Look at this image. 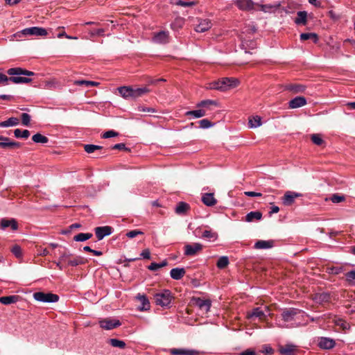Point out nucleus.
Here are the masks:
<instances>
[{
    "label": "nucleus",
    "instance_id": "nucleus-48",
    "mask_svg": "<svg viewBox=\"0 0 355 355\" xmlns=\"http://www.w3.org/2000/svg\"><path fill=\"white\" fill-rule=\"evenodd\" d=\"M69 257L70 254H67L65 252L61 254L59 261L56 262V266L58 267L60 270L63 269V265L62 264V263L67 262V259H68Z\"/></svg>",
    "mask_w": 355,
    "mask_h": 355
},
{
    "label": "nucleus",
    "instance_id": "nucleus-11",
    "mask_svg": "<svg viewBox=\"0 0 355 355\" xmlns=\"http://www.w3.org/2000/svg\"><path fill=\"white\" fill-rule=\"evenodd\" d=\"M21 147V144L12 141L10 138L3 137L0 141V148L3 149H15Z\"/></svg>",
    "mask_w": 355,
    "mask_h": 355
},
{
    "label": "nucleus",
    "instance_id": "nucleus-55",
    "mask_svg": "<svg viewBox=\"0 0 355 355\" xmlns=\"http://www.w3.org/2000/svg\"><path fill=\"white\" fill-rule=\"evenodd\" d=\"M21 118L22 124L24 125L28 126L31 121V116L27 113H22Z\"/></svg>",
    "mask_w": 355,
    "mask_h": 355
},
{
    "label": "nucleus",
    "instance_id": "nucleus-49",
    "mask_svg": "<svg viewBox=\"0 0 355 355\" xmlns=\"http://www.w3.org/2000/svg\"><path fill=\"white\" fill-rule=\"evenodd\" d=\"M202 237L210 240H215L217 238V234L216 232H212L211 230H206L202 232Z\"/></svg>",
    "mask_w": 355,
    "mask_h": 355
},
{
    "label": "nucleus",
    "instance_id": "nucleus-63",
    "mask_svg": "<svg viewBox=\"0 0 355 355\" xmlns=\"http://www.w3.org/2000/svg\"><path fill=\"white\" fill-rule=\"evenodd\" d=\"M137 111L138 112H155V109H153L152 107H146L144 106H139L137 107Z\"/></svg>",
    "mask_w": 355,
    "mask_h": 355
},
{
    "label": "nucleus",
    "instance_id": "nucleus-32",
    "mask_svg": "<svg viewBox=\"0 0 355 355\" xmlns=\"http://www.w3.org/2000/svg\"><path fill=\"white\" fill-rule=\"evenodd\" d=\"M19 299V296L18 295H9V296H3L0 297V303L9 305L11 304L16 303Z\"/></svg>",
    "mask_w": 355,
    "mask_h": 355
},
{
    "label": "nucleus",
    "instance_id": "nucleus-28",
    "mask_svg": "<svg viewBox=\"0 0 355 355\" xmlns=\"http://www.w3.org/2000/svg\"><path fill=\"white\" fill-rule=\"evenodd\" d=\"M294 21L297 25H306L307 24V12L306 11H298Z\"/></svg>",
    "mask_w": 355,
    "mask_h": 355
},
{
    "label": "nucleus",
    "instance_id": "nucleus-25",
    "mask_svg": "<svg viewBox=\"0 0 355 355\" xmlns=\"http://www.w3.org/2000/svg\"><path fill=\"white\" fill-rule=\"evenodd\" d=\"M136 297L141 303V305L139 306L140 311H147L150 309V302L144 295L138 294Z\"/></svg>",
    "mask_w": 355,
    "mask_h": 355
},
{
    "label": "nucleus",
    "instance_id": "nucleus-7",
    "mask_svg": "<svg viewBox=\"0 0 355 355\" xmlns=\"http://www.w3.org/2000/svg\"><path fill=\"white\" fill-rule=\"evenodd\" d=\"M168 352L171 355H202L201 352L196 349H184V348H172L168 349Z\"/></svg>",
    "mask_w": 355,
    "mask_h": 355
},
{
    "label": "nucleus",
    "instance_id": "nucleus-34",
    "mask_svg": "<svg viewBox=\"0 0 355 355\" xmlns=\"http://www.w3.org/2000/svg\"><path fill=\"white\" fill-rule=\"evenodd\" d=\"M262 218V214L260 211H250L245 216V221L252 222L254 220H259Z\"/></svg>",
    "mask_w": 355,
    "mask_h": 355
},
{
    "label": "nucleus",
    "instance_id": "nucleus-20",
    "mask_svg": "<svg viewBox=\"0 0 355 355\" xmlns=\"http://www.w3.org/2000/svg\"><path fill=\"white\" fill-rule=\"evenodd\" d=\"M269 309L268 306H265L263 309L261 307H257L252 309V312L248 313L249 318H259V319H263L266 317V313H268Z\"/></svg>",
    "mask_w": 355,
    "mask_h": 355
},
{
    "label": "nucleus",
    "instance_id": "nucleus-44",
    "mask_svg": "<svg viewBox=\"0 0 355 355\" xmlns=\"http://www.w3.org/2000/svg\"><path fill=\"white\" fill-rule=\"evenodd\" d=\"M261 125V117L259 116H253L249 119V126L250 128H257Z\"/></svg>",
    "mask_w": 355,
    "mask_h": 355
},
{
    "label": "nucleus",
    "instance_id": "nucleus-39",
    "mask_svg": "<svg viewBox=\"0 0 355 355\" xmlns=\"http://www.w3.org/2000/svg\"><path fill=\"white\" fill-rule=\"evenodd\" d=\"M92 236L93 235L91 233H79L74 236L73 240L78 242L85 241L91 239Z\"/></svg>",
    "mask_w": 355,
    "mask_h": 355
},
{
    "label": "nucleus",
    "instance_id": "nucleus-22",
    "mask_svg": "<svg viewBox=\"0 0 355 355\" xmlns=\"http://www.w3.org/2000/svg\"><path fill=\"white\" fill-rule=\"evenodd\" d=\"M87 259L80 256H76L72 257V255L70 254V257L67 259V263L68 266H77L78 265H83L86 263Z\"/></svg>",
    "mask_w": 355,
    "mask_h": 355
},
{
    "label": "nucleus",
    "instance_id": "nucleus-3",
    "mask_svg": "<svg viewBox=\"0 0 355 355\" xmlns=\"http://www.w3.org/2000/svg\"><path fill=\"white\" fill-rule=\"evenodd\" d=\"M239 84V80L235 78H223L221 80L210 83L209 89L225 91L237 87Z\"/></svg>",
    "mask_w": 355,
    "mask_h": 355
},
{
    "label": "nucleus",
    "instance_id": "nucleus-17",
    "mask_svg": "<svg viewBox=\"0 0 355 355\" xmlns=\"http://www.w3.org/2000/svg\"><path fill=\"white\" fill-rule=\"evenodd\" d=\"M193 300L195 305L199 307V309L202 311H204L206 313L209 311L211 305V301L209 300H203L200 297H197L194 298Z\"/></svg>",
    "mask_w": 355,
    "mask_h": 355
},
{
    "label": "nucleus",
    "instance_id": "nucleus-57",
    "mask_svg": "<svg viewBox=\"0 0 355 355\" xmlns=\"http://www.w3.org/2000/svg\"><path fill=\"white\" fill-rule=\"evenodd\" d=\"M175 4L177 6H182V7H190V6H194L196 4V3L194 1H184L182 0H178L175 2Z\"/></svg>",
    "mask_w": 355,
    "mask_h": 355
},
{
    "label": "nucleus",
    "instance_id": "nucleus-42",
    "mask_svg": "<svg viewBox=\"0 0 355 355\" xmlns=\"http://www.w3.org/2000/svg\"><path fill=\"white\" fill-rule=\"evenodd\" d=\"M32 140L35 143L46 144L49 139L46 136L37 133L32 137Z\"/></svg>",
    "mask_w": 355,
    "mask_h": 355
},
{
    "label": "nucleus",
    "instance_id": "nucleus-59",
    "mask_svg": "<svg viewBox=\"0 0 355 355\" xmlns=\"http://www.w3.org/2000/svg\"><path fill=\"white\" fill-rule=\"evenodd\" d=\"M119 135V133L114 130H109L103 133L102 137L104 139H107L110 137H116Z\"/></svg>",
    "mask_w": 355,
    "mask_h": 355
},
{
    "label": "nucleus",
    "instance_id": "nucleus-35",
    "mask_svg": "<svg viewBox=\"0 0 355 355\" xmlns=\"http://www.w3.org/2000/svg\"><path fill=\"white\" fill-rule=\"evenodd\" d=\"M187 116H193V118H200L206 115V110L199 108L196 110L188 111L185 113Z\"/></svg>",
    "mask_w": 355,
    "mask_h": 355
},
{
    "label": "nucleus",
    "instance_id": "nucleus-26",
    "mask_svg": "<svg viewBox=\"0 0 355 355\" xmlns=\"http://www.w3.org/2000/svg\"><path fill=\"white\" fill-rule=\"evenodd\" d=\"M186 270L183 268H175L170 272V275L172 279L175 280L181 279L185 275Z\"/></svg>",
    "mask_w": 355,
    "mask_h": 355
},
{
    "label": "nucleus",
    "instance_id": "nucleus-40",
    "mask_svg": "<svg viewBox=\"0 0 355 355\" xmlns=\"http://www.w3.org/2000/svg\"><path fill=\"white\" fill-rule=\"evenodd\" d=\"M108 343L114 347H119L120 349H123L125 347V343L123 340H118L116 338H110Z\"/></svg>",
    "mask_w": 355,
    "mask_h": 355
},
{
    "label": "nucleus",
    "instance_id": "nucleus-38",
    "mask_svg": "<svg viewBox=\"0 0 355 355\" xmlns=\"http://www.w3.org/2000/svg\"><path fill=\"white\" fill-rule=\"evenodd\" d=\"M19 119L15 117H10L8 120L0 123V127L15 126L19 124Z\"/></svg>",
    "mask_w": 355,
    "mask_h": 355
},
{
    "label": "nucleus",
    "instance_id": "nucleus-62",
    "mask_svg": "<svg viewBox=\"0 0 355 355\" xmlns=\"http://www.w3.org/2000/svg\"><path fill=\"white\" fill-rule=\"evenodd\" d=\"M37 252V255L40 256H46L49 254V252L46 248H42V247H39Z\"/></svg>",
    "mask_w": 355,
    "mask_h": 355
},
{
    "label": "nucleus",
    "instance_id": "nucleus-41",
    "mask_svg": "<svg viewBox=\"0 0 355 355\" xmlns=\"http://www.w3.org/2000/svg\"><path fill=\"white\" fill-rule=\"evenodd\" d=\"M14 135L17 138L27 139L30 136V132L28 130H21L20 129H15L14 130Z\"/></svg>",
    "mask_w": 355,
    "mask_h": 355
},
{
    "label": "nucleus",
    "instance_id": "nucleus-56",
    "mask_svg": "<svg viewBox=\"0 0 355 355\" xmlns=\"http://www.w3.org/2000/svg\"><path fill=\"white\" fill-rule=\"evenodd\" d=\"M184 24L183 19L181 18L176 19L173 23L171 24L172 29H178L182 26Z\"/></svg>",
    "mask_w": 355,
    "mask_h": 355
},
{
    "label": "nucleus",
    "instance_id": "nucleus-2",
    "mask_svg": "<svg viewBox=\"0 0 355 355\" xmlns=\"http://www.w3.org/2000/svg\"><path fill=\"white\" fill-rule=\"evenodd\" d=\"M120 95L125 99H135L139 98L149 92L146 87H132L123 86L118 88Z\"/></svg>",
    "mask_w": 355,
    "mask_h": 355
},
{
    "label": "nucleus",
    "instance_id": "nucleus-43",
    "mask_svg": "<svg viewBox=\"0 0 355 355\" xmlns=\"http://www.w3.org/2000/svg\"><path fill=\"white\" fill-rule=\"evenodd\" d=\"M75 85H80V86H85L86 87H90L93 86H96L99 83L94 81H89V80H76L75 81Z\"/></svg>",
    "mask_w": 355,
    "mask_h": 355
},
{
    "label": "nucleus",
    "instance_id": "nucleus-60",
    "mask_svg": "<svg viewBox=\"0 0 355 355\" xmlns=\"http://www.w3.org/2000/svg\"><path fill=\"white\" fill-rule=\"evenodd\" d=\"M331 201L334 203H339L343 202L345 200V198L343 196H339L338 194H334L331 198Z\"/></svg>",
    "mask_w": 355,
    "mask_h": 355
},
{
    "label": "nucleus",
    "instance_id": "nucleus-30",
    "mask_svg": "<svg viewBox=\"0 0 355 355\" xmlns=\"http://www.w3.org/2000/svg\"><path fill=\"white\" fill-rule=\"evenodd\" d=\"M330 295L327 293H315L313 295V300L319 304H322L329 302Z\"/></svg>",
    "mask_w": 355,
    "mask_h": 355
},
{
    "label": "nucleus",
    "instance_id": "nucleus-46",
    "mask_svg": "<svg viewBox=\"0 0 355 355\" xmlns=\"http://www.w3.org/2000/svg\"><path fill=\"white\" fill-rule=\"evenodd\" d=\"M102 148L103 147L101 146L93 145V144H86L84 146V149H85V152H87V153H92L96 150H101V149H102Z\"/></svg>",
    "mask_w": 355,
    "mask_h": 355
},
{
    "label": "nucleus",
    "instance_id": "nucleus-64",
    "mask_svg": "<svg viewBox=\"0 0 355 355\" xmlns=\"http://www.w3.org/2000/svg\"><path fill=\"white\" fill-rule=\"evenodd\" d=\"M141 256L144 258V259H149L150 258V250L148 249H145L141 253Z\"/></svg>",
    "mask_w": 355,
    "mask_h": 355
},
{
    "label": "nucleus",
    "instance_id": "nucleus-13",
    "mask_svg": "<svg viewBox=\"0 0 355 355\" xmlns=\"http://www.w3.org/2000/svg\"><path fill=\"white\" fill-rule=\"evenodd\" d=\"M169 33L168 31H159L155 33L153 37V41L157 44H167L169 42Z\"/></svg>",
    "mask_w": 355,
    "mask_h": 355
},
{
    "label": "nucleus",
    "instance_id": "nucleus-8",
    "mask_svg": "<svg viewBox=\"0 0 355 355\" xmlns=\"http://www.w3.org/2000/svg\"><path fill=\"white\" fill-rule=\"evenodd\" d=\"M21 33L24 35L45 36L47 35V31L44 28L33 26L22 30Z\"/></svg>",
    "mask_w": 355,
    "mask_h": 355
},
{
    "label": "nucleus",
    "instance_id": "nucleus-12",
    "mask_svg": "<svg viewBox=\"0 0 355 355\" xmlns=\"http://www.w3.org/2000/svg\"><path fill=\"white\" fill-rule=\"evenodd\" d=\"M318 345L322 349H331L335 347L336 342L330 338L320 337L318 338Z\"/></svg>",
    "mask_w": 355,
    "mask_h": 355
},
{
    "label": "nucleus",
    "instance_id": "nucleus-47",
    "mask_svg": "<svg viewBox=\"0 0 355 355\" xmlns=\"http://www.w3.org/2000/svg\"><path fill=\"white\" fill-rule=\"evenodd\" d=\"M166 265H167V261L165 260V261H163L162 262H161L159 263H151L150 265L148 266V268L150 270L155 271V270H158L160 268L166 266Z\"/></svg>",
    "mask_w": 355,
    "mask_h": 355
},
{
    "label": "nucleus",
    "instance_id": "nucleus-50",
    "mask_svg": "<svg viewBox=\"0 0 355 355\" xmlns=\"http://www.w3.org/2000/svg\"><path fill=\"white\" fill-rule=\"evenodd\" d=\"M345 277L350 284H355V270L346 272Z\"/></svg>",
    "mask_w": 355,
    "mask_h": 355
},
{
    "label": "nucleus",
    "instance_id": "nucleus-5",
    "mask_svg": "<svg viewBox=\"0 0 355 355\" xmlns=\"http://www.w3.org/2000/svg\"><path fill=\"white\" fill-rule=\"evenodd\" d=\"M155 301L157 305L161 306H168L173 299V296L169 290H164L154 295Z\"/></svg>",
    "mask_w": 355,
    "mask_h": 355
},
{
    "label": "nucleus",
    "instance_id": "nucleus-4",
    "mask_svg": "<svg viewBox=\"0 0 355 355\" xmlns=\"http://www.w3.org/2000/svg\"><path fill=\"white\" fill-rule=\"evenodd\" d=\"M282 320L286 322H295V326L303 324L300 321H298L301 317H304V313L297 309L289 308L283 310L282 314Z\"/></svg>",
    "mask_w": 355,
    "mask_h": 355
},
{
    "label": "nucleus",
    "instance_id": "nucleus-24",
    "mask_svg": "<svg viewBox=\"0 0 355 355\" xmlns=\"http://www.w3.org/2000/svg\"><path fill=\"white\" fill-rule=\"evenodd\" d=\"M212 106H218V103L214 100H204L201 101L196 105V107L204 109L206 110H211Z\"/></svg>",
    "mask_w": 355,
    "mask_h": 355
},
{
    "label": "nucleus",
    "instance_id": "nucleus-54",
    "mask_svg": "<svg viewBox=\"0 0 355 355\" xmlns=\"http://www.w3.org/2000/svg\"><path fill=\"white\" fill-rule=\"evenodd\" d=\"M11 252L17 258H20L22 256L21 248L18 245H14L11 249Z\"/></svg>",
    "mask_w": 355,
    "mask_h": 355
},
{
    "label": "nucleus",
    "instance_id": "nucleus-29",
    "mask_svg": "<svg viewBox=\"0 0 355 355\" xmlns=\"http://www.w3.org/2000/svg\"><path fill=\"white\" fill-rule=\"evenodd\" d=\"M285 89L297 94L304 92L306 87L300 84H289L285 86Z\"/></svg>",
    "mask_w": 355,
    "mask_h": 355
},
{
    "label": "nucleus",
    "instance_id": "nucleus-52",
    "mask_svg": "<svg viewBox=\"0 0 355 355\" xmlns=\"http://www.w3.org/2000/svg\"><path fill=\"white\" fill-rule=\"evenodd\" d=\"M199 124L200 128L202 129L209 128L214 125V123H212L210 121H209L207 119L200 120L199 121Z\"/></svg>",
    "mask_w": 355,
    "mask_h": 355
},
{
    "label": "nucleus",
    "instance_id": "nucleus-16",
    "mask_svg": "<svg viewBox=\"0 0 355 355\" xmlns=\"http://www.w3.org/2000/svg\"><path fill=\"white\" fill-rule=\"evenodd\" d=\"M0 227L2 230L10 227L12 230L15 231L18 229V223L15 218H2L0 220Z\"/></svg>",
    "mask_w": 355,
    "mask_h": 355
},
{
    "label": "nucleus",
    "instance_id": "nucleus-51",
    "mask_svg": "<svg viewBox=\"0 0 355 355\" xmlns=\"http://www.w3.org/2000/svg\"><path fill=\"white\" fill-rule=\"evenodd\" d=\"M311 141L313 144L318 146H321L324 143L322 137L318 134H313L311 135Z\"/></svg>",
    "mask_w": 355,
    "mask_h": 355
},
{
    "label": "nucleus",
    "instance_id": "nucleus-36",
    "mask_svg": "<svg viewBox=\"0 0 355 355\" xmlns=\"http://www.w3.org/2000/svg\"><path fill=\"white\" fill-rule=\"evenodd\" d=\"M257 6L259 7V9L264 12H275V10H276L279 6V4L278 5H272V4H266V5H263V4H257Z\"/></svg>",
    "mask_w": 355,
    "mask_h": 355
},
{
    "label": "nucleus",
    "instance_id": "nucleus-53",
    "mask_svg": "<svg viewBox=\"0 0 355 355\" xmlns=\"http://www.w3.org/2000/svg\"><path fill=\"white\" fill-rule=\"evenodd\" d=\"M143 234H144V232L142 231L139 230H134L128 232L125 235L127 237H128L130 239H132V238L136 237L138 235H143Z\"/></svg>",
    "mask_w": 355,
    "mask_h": 355
},
{
    "label": "nucleus",
    "instance_id": "nucleus-21",
    "mask_svg": "<svg viewBox=\"0 0 355 355\" xmlns=\"http://www.w3.org/2000/svg\"><path fill=\"white\" fill-rule=\"evenodd\" d=\"M95 234L98 240L112 234V227L109 226L98 227L95 228Z\"/></svg>",
    "mask_w": 355,
    "mask_h": 355
},
{
    "label": "nucleus",
    "instance_id": "nucleus-31",
    "mask_svg": "<svg viewBox=\"0 0 355 355\" xmlns=\"http://www.w3.org/2000/svg\"><path fill=\"white\" fill-rule=\"evenodd\" d=\"M296 346L292 344H287L280 347L279 351L283 355H293L295 351Z\"/></svg>",
    "mask_w": 355,
    "mask_h": 355
},
{
    "label": "nucleus",
    "instance_id": "nucleus-15",
    "mask_svg": "<svg viewBox=\"0 0 355 355\" xmlns=\"http://www.w3.org/2000/svg\"><path fill=\"white\" fill-rule=\"evenodd\" d=\"M302 195L300 193L293 192V191H286L282 198V202L286 206H290L291 205L294 201L295 199L300 197Z\"/></svg>",
    "mask_w": 355,
    "mask_h": 355
},
{
    "label": "nucleus",
    "instance_id": "nucleus-37",
    "mask_svg": "<svg viewBox=\"0 0 355 355\" xmlns=\"http://www.w3.org/2000/svg\"><path fill=\"white\" fill-rule=\"evenodd\" d=\"M300 37V40L302 41H305L307 40H312L314 43H317L318 41V37L317 34L313 33H302Z\"/></svg>",
    "mask_w": 355,
    "mask_h": 355
},
{
    "label": "nucleus",
    "instance_id": "nucleus-45",
    "mask_svg": "<svg viewBox=\"0 0 355 355\" xmlns=\"http://www.w3.org/2000/svg\"><path fill=\"white\" fill-rule=\"evenodd\" d=\"M229 264V259L227 257H221L217 261L216 266L220 269H223Z\"/></svg>",
    "mask_w": 355,
    "mask_h": 355
},
{
    "label": "nucleus",
    "instance_id": "nucleus-58",
    "mask_svg": "<svg viewBox=\"0 0 355 355\" xmlns=\"http://www.w3.org/2000/svg\"><path fill=\"white\" fill-rule=\"evenodd\" d=\"M336 324L337 326L340 327L343 330L349 329V324L347 322H345L341 319H338V320H336Z\"/></svg>",
    "mask_w": 355,
    "mask_h": 355
},
{
    "label": "nucleus",
    "instance_id": "nucleus-61",
    "mask_svg": "<svg viewBox=\"0 0 355 355\" xmlns=\"http://www.w3.org/2000/svg\"><path fill=\"white\" fill-rule=\"evenodd\" d=\"M105 33V30L103 28H98L90 31V34L92 36L95 35H103Z\"/></svg>",
    "mask_w": 355,
    "mask_h": 355
},
{
    "label": "nucleus",
    "instance_id": "nucleus-27",
    "mask_svg": "<svg viewBox=\"0 0 355 355\" xmlns=\"http://www.w3.org/2000/svg\"><path fill=\"white\" fill-rule=\"evenodd\" d=\"M190 209V206L188 203L184 202H179L175 209V211L178 215L186 214Z\"/></svg>",
    "mask_w": 355,
    "mask_h": 355
},
{
    "label": "nucleus",
    "instance_id": "nucleus-9",
    "mask_svg": "<svg viewBox=\"0 0 355 355\" xmlns=\"http://www.w3.org/2000/svg\"><path fill=\"white\" fill-rule=\"evenodd\" d=\"M100 327L106 330H111L119 327L121 324L119 320L105 318L99 321Z\"/></svg>",
    "mask_w": 355,
    "mask_h": 355
},
{
    "label": "nucleus",
    "instance_id": "nucleus-18",
    "mask_svg": "<svg viewBox=\"0 0 355 355\" xmlns=\"http://www.w3.org/2000/svg\"><path fill=\"white\" fill-rule=\"evenodd\" d=\"M235 4L240 10L244 11L253 10L255 5L252 0H236Z\"/></svg>",
    "mask_w": 355,
    "mask_h": 355
},
{
    "label": "nucleus",
    "instance_id": "nucleus-33",
    "mask_svg": "<svg viewBox=\"0 0 355 355\" xmlns=\"http://www.w3.org/2000/svg\"><path fill=\"white\" fill-rule=\"evenodd\" d=\"M273 241H263L259 240L254 244L256 249H268L273 246Z\"/></svg>",
    "mask_w": 355,
    "mask_h": 355
},
{
    "label": "nucleus",
    "instance_id": "nucleus-23",
    "mask_svg": "<svg viewBox=\"0 0 355 355\" xmlns=\"http://www.w3.org/2000/svg\"><path fill=\"white\" fill-rule=\"evenodd\" d=\"M202 201L205 205L208 207L214 206L217 203V200L214 198L213 193H206L202 194Z\"/></svg>",
    "mask_w": 355,
    "mask_h": 355
},
{
    "label": "nucleus",
    "instance_id": "nucleus-10",
    "mask_svg": "<svg viewBox=\"0 0 355 355\" xmlns=\"http://www.w3.org/2000/svg\"><path fill=\"white\" fill-rule=\"evenodd\" d=\"M202 249V245L199 243L187 244L184 246V255L195 256L197 253L200 252Z\"/></svg>",
    "mask_w": 355,
    "mask_h": 355
},
{
    "label": "nucleus",
    "instance_id": "nucleus-1",
    "mask_svg": "<svg viewBox=\"0 0 355 355\" xmlns=\"http://www.w3.org/2000/svg\"><path fill=\"white\" fill-rule=\"evenodd\" d=\"M7 73L12 76L8 78L6 75L0 73V84L7 83L8 81H10L15 84L28 83L32 80L31 78L13 76L24 75L27 76H31L34 75L33 71L22 69L21 67L10 68L7 71Z\"/></svg>",
    "mask_w": 355,
    "mask_h": 355
},
{
    "label": "nucleus",
    "instance_id": "nucleus-14",
    "mask_svg": "<svg viewBox=\"0 0 355 355\" xmlns=\"http://www.w3.org/2000/svg\"><path fill=\"white\" fill-rule=\"evenodd\" d=\"M212 26V23L209 19H198V24L195 27V31L198 33H203Z\"/></svg>",
    "mask_w": 355,
    "mask_h": 355
},
{
    "label": "nucleus",
    "instance_id": "nucleus-6",
    "mask_svg": "<svg viewBox=\"0 0 355 355\" xmlns=\"http://www.w3.org/2000/svg\"><path fill=\"white\" fill-rule=\"evenodd\" d=\"M33 298L38 302L51 303L59 300V296L51 293L35 292L33 293Z\"/></svg>",
    "mask_w": 355,
    "mask_h": 355
},
{
    "label": "nucleus",
    "instance_id": "nucleus-19",
    "mask_svg": "<svg viewBox=\"0 0 355 355\" xmlns=\"http://www.w3.org/2000/svg\"><path fill=\"white\" fill-rule=\"evenodd\" d=\"M306 103V99L304 96H297L288 102V107L296 109L304 106Z\"/></svg>",
    "mask_w": 355,
    "mask_h": 355
}]
</instances>
